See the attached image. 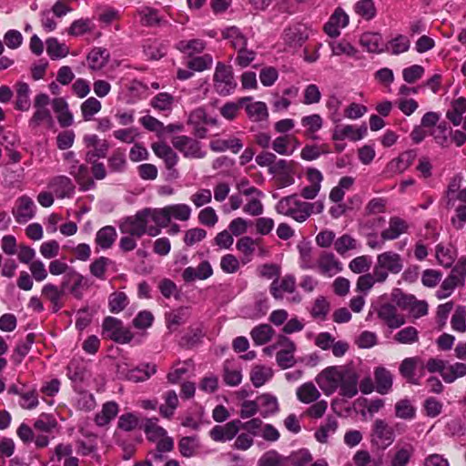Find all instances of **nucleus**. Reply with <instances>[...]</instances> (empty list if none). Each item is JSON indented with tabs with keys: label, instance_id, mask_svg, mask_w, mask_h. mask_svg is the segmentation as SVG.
<instances>
[{
	"label": "nucleus",
	"instance_id": "3",
	"mask_svg": "<svg viewBox=\"0 0 466 466\" xmlns=\"http://www.w3.org/2000/svg\"><path fill=\"white\" fill-rule=\"evenodd\" d=\"M404 268L402 257L392 250L384 251L377 256L374 266V273L379 279V283L387 280L389 274L397 275Z\"/></svg>",
	"mask_w": 466,
	"mask_h": 466
},
{
	"label": "nucleus",
	"instance_id": "9",
	"mask_svg": "<svg viewBox=\"0 0 466 466\" xmlns=\"http://www.w3.org/2000/svg\"><path fill=\"white\" fill-rule=\"evenodd\" d=\"M171 143L185 157L202 158L205 157V152L201 150L200 143L193 137L176 136L172 138Z\"/></svg>",
	"mask_w": 466,
	"mask_h": 466
},
{
	"label": "nucleus",
	"instance_id": "61",
	"mask_svg": "<svg viewBox=\"0 0 466 466\" xmlns=\"http://www.w3.org/2000/svg\"><path fill=\"white\" fill-rule=\"evenodd\" d=\"M111 262L112 261L106 257L96 258L89 266L90 273L97 279L105 280L107 268Z\"/></svg>",
	"mask_w": 466,
	"mask_h": 466
},
{
	"label": "nucleus",
	"instance_id": "11",
	"mask_svg": "<svg viewBox=\"0 0 466 466\" xmlns=\"http://www.w3.org/2000/svg\"><path fill=\"white\" fill-rule=\"evenodd\" d=\"M35 209L36 207L33 199L24 195L15 200L12 214L17 223L25 224L35 217Z\"/></svg>",
	"mask_w": 466,
	"mask_h": 466
},
{
	"label": "nucleus",
	"instance_id": "52",
	"mask_svg": "<svg viewBox=\"0 0 466 466\" xmlns=\"http://www.w3.org/2000/svg\"><path fill=\"white\" fill-rule=\"evenodd\" d=\"M465 375H466V363L455 362L453 364H449L447 362L444 374H442V379L446 383H452L457 379L462 378Z\"/></svg>",
	"mask_w": 466,
	"mask_h": 466
},
{
	"label": "nucleus",
	"instance_id": "15",
	"mask_svg": "<svg viewBox=\"0 0 466 466\" xmlns=\"http://www.w3.org/2000/svg\"><path fill=\"white\" fill-rule=\"evenodd\" d=\"M349 15L341 7H337L324 25V32L330 37H338L340 29L349 25Z\"/></svg>",
	"mask_w": 466,
	"mask_h": 466
},
{
	"label": "nucleus",
	"instance_id": "23",
	"mask_svg": "<svg viewBox=\"0 0 466 466\" xmlns=\"http://www.w3.org/2000/svg\"><path fill=\"white\" fill-rule=\"evenodd\" d=\"M256 400L258 412L262 418H268L279 412V405L276 396L270 393H263L258 396Z\"/></svg>",
	"mask_w": 466,
	"mask_h": 466
},
{
	"label": "nucleus",
	"instance_id": "38",
	"mask_svg": "<svg viewBox=\"0 0 466 466\" xmlns=\"http://www.w3.org/2000/svg\"><path fill=\"white\" fill-rule=\"evenodd\" d=\"M299 254V267L302 269H314L317 265V258L313 254L311 246L308 243L298 245Z\"/></svg>",
	"mask_w": 466,
	"mask_h": 466
},
{
	"label": "nucleus",
	"instance_id": "26",
	"mask_svg": "<svg viewBox=\"0 0 466 466\" xmlns=\"http://www.w3.org/2000/svg\"><path fill=\"white\" fill-rule=\"evenodd\" d=\"M151 147L155 155L164 160L167 169H173L177 164L178 157L177 153L166 143H154Z\"/></svg>",
	"mask_w": 466,
	"mask_h": 466
},
{
	"label": "nucleus",
	"instance_id": "32",
	"mask_svg": "<svg viewBox=\"0 0 466 466\" xmlns=\"http://www.w3.org/2000/svg\"><path fill=\"white\" fill-rule=\"evenodd\" d=\"M65 286L66 283H63L61 290L53 284H46L42 289V295L52 303L54 312H57L63 307L61 299L64 294Z\"/></svg>",
	"mask_w": 466,
	"mask_h": 466
},
{
	"label": "nucleus",
	"instance_id": "6",
	"mask_svg": "<svg viewBox=\"0 0 466 466\" xmlns=\"http://www.w3.org/2000/svg\"><path fill=\"white\" fill-rule=\"evenodd\" d=\"M374 311L378 319L390 329H399L406 322L404 315L392 303H381L374 308Z\"/></svg>",
	"mask_w": 466,
	"mask_h": 466
},
{
	"label": "nucleus",
	"instance_id": "56",
	"mask_svg": "<svg viewBox=\"0 0 466 466\" xmlns=\"http://www.w3.org/2000/svg\"><path fill=\"white\" fill-rule=\"evenodd\" d=\"M108 167L111 172L122 173L127 168V158L124 150L117 148L113 151L107 159Z\"/></svg>",
	"mask_w": 466,
	"mask_h": 466
},
{
	"label": "nucleus",
	"instance_id": "46",
	"mask_svg": "<svg viewBox=\"0 0 466 466\" xmlns=\"http://www.w3.org/2000/svg\"><path fill=\"white\" fill-rule=\"evenodd\" d=\"M419 360L416 357H410L404 359L399 368L400 375L411 384H419L418 380L415 378V370L418 365Z\"/></svg>",
	"mask_w": 466,
	"mask_h": 466
},
{
	"label": "nucleus",
	"instance_id": "45",
	"mask_svg": "<svg viewBox=\"0 0 466 466\" xmlns=\"http://www.w3.org/2000/svg\"><path fill=\"white\" fill-rule=\"evenodd\" d=\"M273 376L271 368L264 365H256L252 368L249 377L254 387L263 386Z\"/></svg>",
	"mask_w": 466,
	"mask_h": 466
},
{
	"label": "nucleus",
	"instance_id": "53",
	"mask_svg": "<svg viewBox=\"0 0 466 466\" xmlns=\"http://www.w3.org/2000/svg\"><path fill=\"white\" fill-rule=\"evenodd\" d=\"M410 41L408 36L404 35H398L387 44V51L391 55L398 56L405 53L410 49Z\"/></svg>",
	"mask_w": 466,
	"mask_h": 466
},
{
	"label": "nucleus",
	"instance_id": "48",
	"mask_svg": "<svg viewBox=\"0 0 466 466\" xmlns=\"http://www.w3.org/2000/svg\"><path fill=\"white\" fill-rule=\"evenodd\" d=\"M301 125L306 128L305 135L316 139L315 133L322 128L323 119L319 114H312L301 118Z\"/></svg>",
	"mask_w": 466,
	"mask_h": 466
},
{
	"label": "nucleus",
	"instance_id": "4",
	"mask_svg": "<svg viewBox=\"0 0 466 466\" xmlns=\"http://www.w3.org/2000/svg\"><path fill=\"white\" fill-rule=\"evenodd\" d=\"M213 86L219 96H228L237 87L232 68L222 62H218L214 76Z\"/></svg>",
	"mask_w": 466,
	"mask_h": 466
},
{
	"label": "nucleus",
	"instance_id": "30",
	"mask_svg": "<svg viewBox=\"0 0 466 466\" xmlns=\"http://www.w3.org/2000/svg\"><path fill=\"white\" fill-rule=\"evenodd\" d=\"M45 125L47 128H52L55 125L54 118L50 110L35 109L32 116L28 120V127L32 131H37L39 127Z\"/></svg>",
	"mask_w": 466,
	"mask_h": 466
},
{
	"label": "nucleus",
	"instance_id": "22",
	"mask_svg": "<svg viewBox=\"0 0 466 466\" xmlns=\"http://www.w3.org/2000/svg\"><path fill=\"white\" fill-rule=\"evenodd\" d=\"M408 228L409 225L404 219L400 217H391L388 228L380 232V238L383 241L394 240L406 233Z\"/></svg>",
	"mask_w": 466,
	"mask_h": 466
},
{
	"label": "nucleus",
	"instance_id": "51",
	"mask_svg": "<svg viewBox=\"0 0 466 466\" xmlns=\"http://www.w3.org/2000/svg\"><path fill=\"white\" fill-rule=\"evenodd\" d=\"M246 112L248 117L255 122H260L268 119V111L264 102H254L246 106Z\"/></svg>",
	"mask_w": 466,
	"mask_h": 466
},
{
	"label": "nucleus",
	"instance_id": "63",
	"mask_svg": "<svg viewBox=\"0 0 466 466\" xmlns=\"http://www.w3.org/2000/svg\"><path fill=\"white\" fill-rule=\"evenodd\" d=\"M381 36L376 33H365L360 37V44L370 53H380L382 51L380 47Z\"/></svg>",
	"mask_w": 466,
	"mask_h": 466
},
{
	"label": "nucleus",
	"instance_id": "10",
	"mask_svg": "<svg viewBox=\"0 0 466 466\" xmlns=\"http://www.w3.org/2000/svg\"><path fill=\"white\" fill-rule=\"evenodd\" d=\"M343 269L342 263L337 257L329 251H322L317 257V265L315 270L319 274L331 278Z\"/></svg>",
	"mask_w": 466,
	"mask_h": 466
},
{
	"label": "nucleus",
	"instance_id": "50",
	"mask_svg": "<svg viewBox=\"0 0 466 466\" xmlns=\"http://www.w3.org/2000/svg\"><path fill=\"white\" fill-rule=\"evenodd\" d=\"M258 466H289L288 458L276 450L266 451L258 460Z\"/></svg>",
	"mask_w": 466,
	"mask_h": 466
},
{
	"label": "nucleus",
	"instance_id": "31",
	"mask_svg": "<svg viewBox=\"0 0 466 466\" xmlns=\"http://www.w3.org/2000/svg\"><path fill=\"white\" fill-rule=\"evenodd\" d=\"M118 405L115 401H107L106 402L100 412L96 413L95 416V423L98 427H105L110 423L112 420H114L118 413Z\"/></svg>",
	"mask_w": 466,
	"mask_h": 466
},
{
	"label": "nucleus",
	"instance_id": "35",
	"mask_svg": "<svg viewBox=\"0 0 466 466\" xmlns=\"http://www.w3.org/2000/svg\"><path fill=\"white\" fill-rule=\"evenodd\" d=\"M117 238V233L113 226L101 228L96 235V244L102 249L110 248Z\"/></svg>",
	"mask_w": 466,
	"mask_h": 466
},
{
	"label": "nucleus",
	"instance_id": "28",
	"mask_svg": "<svg viewBox=\"0 0 466 466\" xmlns=\"http://www.w3.org/2000/svg\"><path fill=\"white\" fill-rule=\"evenodd\" d=\"M375 389L380 394H387L391 390L393 378L391 373L384 367H379L375 370Z\"/></svg>",
	"mask_w": 466,
	"mask_h": 466
},
{
	"label": "nucleus",
	"instance_id": "34",
	"mask_svg": "<svg viewBox=\"0 0 466 466\" xmlns=\"http://www.w3.org/2000/svg\"><path fill=\"white\" fill-rule=\"evenodd\" d=\"M146 209L150 224H153V227H157L160 231L162 228L167 227L170 223L171 220L167 206L162 208H147Z\"/></svg>",
	"mask_w": 466,
	"mask_h": 466
},
{
	"label": "nucleus",
	"instance_id": "44",
	"mask_svg": "<svg viewBox=\"0 0 466 466\" xmlns=\"http://www.w3.org/2000/svg\"><path fill=\"white\" fill-rule=\"evenodd\" d=\"M207 123V114L205 109L198 107L193 110L188 116V124L195 128V133L199 137H204L207 129L203 127Z\"/></svg>",
	"mask_w": 466,
	"mask_h": 466
},
{
	"label": "nucleus",
	"instance_id": "58",
	"mask_svg": "<svg viewBox=\"0 0 466 466\" xmlns=\"http://www.w3.org/2000/svg\"><path fill=\"white\" fill-rule=\"evenodd\" d=\"M338 429V421L334 417H328L326 422L322 424L315 432V438L321 443L328 441L329 436L335 433Z\"/></svg>",
	"mask_w": 466,
	"mask_h": 466
},
{
	"label": "nucleus",
	"instance_id": "41",
	"mask_svg": "<svg viewBox=\"0 0 466 466\" xmlns=\"http://www.w3.org/2000/svg\"><path fill=\"white\" fill-rule=\"evenodd\" d=\"M297 398L299 401L309 404L320 397V393L312 382H306L299 386L296 390Z\"/></svg>",
	"mask_w": 466,
	"mask_h": 466
},
{
	"label": "nucleus",
	"instance_id": "49",
	"mask_svg": "<svg viewBox=\"0 0 466 466\" xmlns=\"http://www.w3.org/2000/svg\"><path fill=\"white\" fill-rule=\"evenodd\" d=\"M274 334L272 327L268 324H260L252 329L250 336L257 345H264L268 343Z\"/></svg>",
	"mask_w": 466,
	"mask_h": 466
},
{
	"label": "nucleus",
	"instance_id": "24",
	"mask_svg": "<svg viewBox=\"0 0 466 466\" xmlns=\"http://www.w3.org/2000/svg\"><path fill=\"white\" fill-rule=\"evenodd\" d=\"M190 317V310L187 307H180L166 313L165 319L167 328L170 332H175L181 325L187 323Z\"/></svg>",
	"mask_w": 466,
	"mask_h": 466
},
{
	"label": "nucleus",
	"instance_id": "36",
	"mask_svg": "<svg viewBox=\"0 0 466 466\" xmlns=\"http://www.w3.org/2000/svg\"><path fill=\"white\" fill-rule=\"evenodd\" d=\"M16 100L15 108L19 111H27L30 108L31 102L29 98L30 88L28 84L18 82L15 85Z\"/></svg>",
	"mask_w": 466,
	"mask_h": 466
},
{
	"label": "nucleus",
	"instance_id": "17",
	"mask_svg": "<svg viewBox=\"0 0 466 466\" xmlns=\"http://www.w3.org/2000/svg\"><path fill=\"white\" fill-rule=\"evenodd\" d=\"M241 193L246 197H250L243 206V211L253 217L261 215L264 211V206L260 200L263 193L253 186L243 189Z\"/></svg>",
	"mask_w": 466,
	"mask_h": 466
},
{
	"label": "nucleus",
	"instance_id": "20",
	"mask_svg": "<svg viewBox=\"0 0 466 466\" xmlns=\"http://www.w3.org/2000/svg\"><path fill=\"white\" fill-rule=\"evenodd\" d=\"M213 275V268L208 260H203L198 267H187L182 272V279L185 282L205 280Z\"/></svg>",
	"mask_w": 466,
	"mask_h": 466
},
{
	"label": "nucleus",
	"instance_id": "14",
	"mask_svg": "<svg viewBox=\"0 0 466 466\" xmlns=\"http://www.w3.org/2000/svg\"><path fill=\"white\" fill-rule=\"evenodd\" d=\"M415 453V447L410 441H399L394 447L390 466H408Z\"/></svg>",
	"mask_w": 466,
	"mask_h": 466
},
{
	"label": "nucleus",
	"instance_id": "29",
	"mask_svg": "<svg viewBox=\"0 0 466 466\" xmlns=\"http://www.w3.org/2000/svg\"><path fill=\"white\" fill-rule=\"evenodd\" d=\"M109 51L104 47H94L88 53L86 60L91 70H99L108 62Z\"/></svg>",
	"mask_w": 466,
	"mask_h": 466
},
{
	"label": "nucleus",
	"instance_id": "16",
	"mask_svg": "<svg viewBox=\"0 0 466 466\" xmlns=\"http://www.w3.org/2000/svg\"><path fill=\"white\" fill-rule=\"evenodd\" d=\"M296 290V278L292 274H287L282 279H274L269 286V293L277 299L284 298V293L292 294Z\"/></svg>",
	"mask_w": 466,
	"mask_h": 466
},
{
	"label": "nucleus",
	"instance_id": "40",
	"mask_svg": "<svg viewBox=\"0 0 466 466\" xmlns=\"http://www.w3.org/2000/svg\"><path fill=\"white\" fill-rule=\"evenodd\" d=\"M177 447L183 457L190 458L198 454L200 449V442L197 436H187L180 439Z\"/></svg>",
	"mask_w": 466,
	"mask_h": 466
},
{
	"label": "nucleus",
	"instance_id": "55",
	"mask_svg": "<svg viewBox=\"0 0 466 466\" xmlns=\"http://www.w3.org/2000/svg\"><path fill=\"white\" fill-rule=\"evenodd\" d=\"M329 46L333 56L345 55L353 57L358 54V50L346 39L331 41Z\"/></svg>",
	"mask_w": 466,
	"mask_h": 466
},
{
	"label": "nucleus",
	"instance_id": "62",
	"mask_svg": "<svg viewBox=\"0 0 466 466\" xmlns=\"http://www.w3.org/2000/svg\"><path fill=\"white\" fill-rule=\"evenodd\" d=\"M128 302V298L125 292H113L108 298L109 310L112 313H119L127 306Z\"/></svg>",
	"mask_w": 466,
	"mask_h": 466
},
{
	"label": "nucleus",
	"instance_id": "33",
	"mask_svg": "<svg viewBox=\"0 0 466 466\" xmlns=\"http://www.w3.org/2000/svg\"><path fill=\"white\" fill-rule=\"evenodd\" d=\"M157 372V365L154 363H142L137 368L130 370L127 377L134 382H142L147 380Z\"/></svg>",
	"mask_w": 466,
	"mask_h": 466
},
{
	"label": "nucleus",
	"instance_id": "42",
	"mask_svg": "<svg viewBox=\"0 0 466 466\" xmlns=\"http://www.w3.org/2000/svg\"><path fill=\"white\" fill-rule=\"evenodd\" d=\"M223 380L230 387L239 385L242 381L241 369L230 361H226L223 367Z\"/></svg>",
	"mask_w": 466,
	"mask_h": 466
},
{
	"label": "nucleus",
	"instance_id": "25",
	"mask_svg": "<svg viewBox=\"0 0 466 466\" xmlns=\"http://www.w3.org/2000/svg\"><path fill=\"white\" fill-rule=\"evenodd\" d=\"M49 187L53 189L59 198H70L75 192V185L66 176L55 177L50 181Z\"/></svg>",
	"mask_w": 466,
	"mask_h": 466
},
{
	"label": "nucleus",
	"instance_id": "37",
	"mask_svg": "<svg viewBox=\"0 0 466 466\" xmlns=\"http://www.w3.org/2000/svg\"><path fill=\"white\" fill-rule=\"evenodd\" d=\"M223 38L228 40L231 46L235 49H242L247 46L248 39L245 35L236 26H230L223 30Z\"/></svg>",
	"mask_w": 466,
	"mask_h": 466
},
{
	"label": "nucleus",
	"instance_id": "60",
	"mask_svg": "<svg viewBox=\"0 0 466 466\" xmlns=\"http://www.w3.org/2000/svg\"><path fill=\"white\" fill-rule=\"evenodd\" d=\"M329 153V149L327 145H306L300 152L302 159L307 161H312L319 158L322 154Z\"/></svg>",
	"mask_w": 466,
	"mask_h": 466
},
{
	"label": "nucleus",
	"instance_id": "21",
	"mask_svg": "<svg viewBox=\"0 0 466 466\" xmlns=\"http://www.w3.org/2000/svg\"><path fill=\"white\" fill-rule=\"evenodd\" d=\"M366 132L367 127L365 126L360 127L351 125L337 126L334 128L332 139L334 141H340L349 138L352 141H358L363 138Z\"/></svg>",
	"mask_w": 466,
	"mask_h": 466
},
{
	"label": "nucleus",
	"instance_id": "18",
	"mask_svg": "<svg viewBox=\"0 0 466 466\" xmlns=\"http://www.w3.org/2000/svg\"><path fill=\"white\" fill-rule=\"evenodd\" d=\"M279 345L284 347V349L276 354L278 365L284 370L292 367L295 364L294 351L296 346L294 342L287 337H282L279 340Z\"/></svg>",
	"mask_w": 466,
	"mask_h": 466
},
{
	"label": "nucleus",
	"instance_id": "43",
	"mask_svg": "<svg viewBox=\"0 0 466 466\" xmlns=\"http://www.w3.org/2000/svg\"><path fill=\"white\" fill-rule=\"evenodd\" d=\"M360 244L356 238L350 234H343L335 239V251L344 257L349 251L358 249Z\"/></svg>",
	"mask_w": 466,
	"mask_h": 466
},
{
	"label": "nucleus",
	"instance_id": "39",
	"mask_svg": "<svg viewBox=\"0 0 466 466\" xmlns=\"http://www.w3.org/2000/svg\"><path fill=\"white\" fill-rule=\"evenodd\" d=\"M243 147L241 139L229 137L228 139H218L210 143V148L216 152L230 150L232 153H238Z\"/></svg>",
	"mask_w": 466,
	"mask_h": 466
},
{
	"label": "nucleus",
	"instance_id": "64",
	"mask_svg": "<svg viewBox=\"0 0 466 466\" xmlns=\"http://www.w3.org/2000/svg\"><path fill=\"white\" fill-rule=\"evenodd\" d=\"M459 286L462 285L456 279V277L450 273L449 276L441 282L440 289L436 291V297L439 299H444L450 297L454 289Z\"/></svg>",
	"mask_w": 466,
	"mask_h": 466
},
{
	"label": "nucleus",
	"instance_id": "13",
	"mask_svg": "<svg viewBox=\"0 0 466 466\" xmlns=\"http://www.w3.org/2000/svg\"><path fill=\"white\" fill-rule=\"evenodd\" d=\"M241 420L238 419L230 420L224 425H216L209 432L213 441L226 442L233 440L238 433Z\"/></svg>",
	"mask_w": 466,
	"mask_h": 466
},
{
	"label": "nucleus",
	"instance_id": "57",
	"mask_svg": "<svg viewBox=\"0 0 466 466\" xmlns=\"http://www.w3.org/2000/svg\"><path fill=\"white\" fill-rule=\"evenodd\" d=\"M393 339L400 344H414L419 341V331L415 327H405L395 333Z\"/></svg>",
	"mask_w": 466,
	"mask_h": 466
},
{
	"label": "nucleus",
	"instance_id": "27",
	"mask_svg": "<svg viewBox=\"0 0 466 466\" xmlns=\"http://www.w3.org/2000/svg\"><path fill=\"white\" fill-rule=\"evenodd\" d=\"M341 382L339 388L340 394L346 398H352L358 393V376L355 372L343 370Z\"/></svg>",
	"mask_w": 466,
	"mask_h": 466
},
{
	"label": "nucleus",
	"instance_id": "1",
	"mask_svg": "<svg viewBox=\"0 0 466 466\" xmlns=\"http://www.w3.org/2000/svg\"><path fill=\"white\" fill-rule=\"evenodd\" d=\"M120 230L123 234H127L137 238L145 234L156 237L160 234L157 227L150 224L147 209L137 211L134 216L126 218L120 224Z\"/></svg>",
	"mask_w": 466,
	"mask_h": 466
},
{
	"label": "nucleus",
	"instance_id": "12",
	"mask_svg": "<svg viewBox=\"0 0 466 466\" xmlns=\"http://www.w3.org/2000/svg\"><path fill=\"white\" fill-rule=\"evenodd\" d=\"M371 441L385 449L395 440L393 429L384 420L377 419L372 426Z\"/></svg>",
	"mask_w": 466,
	"mask_h": 466
},
{
	"label": "nucleus",
	"instance_id": "54",
	"mask_svg": "<svg viewBox=\"0 0 466 466\" xmlns=\"http://www.w3.org/2000/svg\"><path fill=\"white\" fill-rule=\"evenodd\" d=\"M46 44V52L53 60L66 57L69 53L68 47L65 44L59 43L55 37L48 38Z\"/></svg>",
	"mask_w": 466,
	"mask_h": 466
},
{
	"label": "nucleus",
	"instance_id": "7",
	"mask_svg": "<svg viewBox=\"0 0 466 466\" xmlns=\"http://www.w3.org/2000/svg\"><path fill=\"white\" fill-rule=\"evenodd\" d=\"M103 330L110 339L117 343H129L133 339L131 330L124 327L120 319L114 317H106L104 319Z\"/></svg>",
	"mask_w": 466,
	"mask_h": 466
},
{
	"label": "nucleus",
	"instance_id": "19",
	"mask_svg": "<svg viewBox=\"0 0 466 466\" xmlns=\"http://www.w3.org/2000/svg\"><path fill=\"white\" fill-rule=\"evenodd\" d=\"M416 157V152L413 150L405 151L398 157L390 160L385 169V173L389 176L400 174L410 167Z\"/></svg>",
	"mask_w": 466,
	"mask_h": 466
},
{
	"label": "nucleus",
	"instance_id": "2",
	"mask_svg": "<svg viewBox=\"0 0 466 466\" xmlns=\"http://www.w3.org/2000/svg\"><path fill=\"white\" fill-rule=\"evenodd\" d=\"M315 204L301 201L297 195L282 198L276 205V211L283 216L290 217L302 223L313 213Z\"/></svg>",
	"mask_w": 466,
	"mask_h": 466
},
{
	"label": "nucleus",
	"instance_id": "59",
	"mask_svg": "<svg viewBox=\"0 0 466 466\" xmlns=\"http://www.w3.org/2000/svg\"><path fill=\"white\" fill-rule=\"evenodd\" d=\"M451 134V129L445 122L438 124L431 132V136L433 137L435 143L442 147H447L449 146V137Z\"/></svg>",
	"mask_w": 466,
	"mask_h": 466
},
{
	"label": "nucleus",
	"instance_id": "47",
	"mask_svg": "<svg viewBox=\"0 0 466 466\" xmlns=\"http://www.w3.org/2000/svg\"><path fill=\"white\" fill-rule=\"evenodd\" d=\"M457 254L451 246L438 244L436 246V258L444 268H451L456 259Z\"/></svg>",
	"mask_w": 466,
	"mask_h": 466
},
{
	"label": "nucleus",
	"instance_id": "8",
	"mask_svg": "<svg viewBox=\"0 0 466 466\" xmlns=\"http://www.w3.org/2000/svg\"><path fill=\"white\" fill-rule=\"evenodd\" d=\"M343 369L329 367L323 370L317 377L316 382L326 395L336 391L341 382Z\"/></svg>",
	"mask_w": 466,
	"mask_h": 466
},
{
	"label": "nucleus",
	"instance_id": "5",
	"mask_svg": "<svg viewBox=\"0 0 466 466\" xmlns=\"http://www.w3.org/2000/svg\"><path fill=\"white\" fill-rule=\"evenodd\" d=\"M63 157L67 163L69 174L74 177L84 190H87L95 186L94 181L89 177L88 167L84 164H79L75 152L67 151Z\"/></svg>",
	"mask_w": 466,
	"mask_h": 466
}]
</instances>
